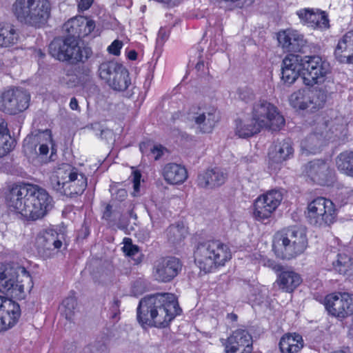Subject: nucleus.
I'll return each instance as SVG.
<instances>
[{"mask_svg": "<svg viewBox=\"0 0 353 353\" xmlns=\"http://www.w3.org/2000/svg\"><path fill=\"white\" fill-rule=\"evenodd\" d=\"M7 201L10 210L32 221L43 218L53 207V199L48 192L31 184L13 187Z\"/></svg>", "mask_w": 353, "mask_h": 353, "instance_id": "obj_1", "label": "nucleus"}, {"mask_svg": "<svg viewBox=\"0 0 353 353\" xmlns=\"http://www.w3.org/2000/svg\"><path fill=\"white\" fill-rule=\"evenodd\" d=\"M180 311L174 294L157 293L145 296L139 301L137 320L141 325L159 328L165 327Z\"/></svg>", "mask_w": 353, "mask_h": 353, "instance_id": "obj_2", "label": "nucleus"}, {"mask_svg": "<svg viewBox=\"0 0 353 353\" xmlns=\"http://www.w3.org/2000/svg\"><path fill=\"white\" fill-rule=\"evenodd\" d=\"M50 12L48 0H15L12 5V12L17 21L34 28H39L46 23Z\"/></svg>", "mask_w": 353, "mask_h": 353, "instance_id": "obj_3", "label": "nucleus"}, {"mask_svg": "<svg viewBox=\"0 0 353 353\" xmlns=\"http://www.w3.org/2000/svg\"><path fill=\"white\" fill-rule=\"evenodd\" d=\"M307 238L304 229L291 227L278 232L273 243L277 256L291 259L302 254L307 247Z\"/></svg>", "mask_w": 353, "mask_h": 353, "instance_id": "obj_4", "label": "nucleus"}, {"mask_svg": "<svg viewBox=\"0 0 353 353\" xmlns=\"http://www.w3.org/2000/svg\"><path fill=\"white\" fill-rule=\"evenodd\" d=\"M194 254L197 265L205 272H212L216 268L224 265L232 256L228 245L219 241L199 243Z\"/></svg>", "mask_w": 353, "mask_h": 353, "instance_id": "obj_5", "label": "nucleus"}, {"mask_svg": "<svg viewBox=\"0 0 353 353\" xmlns=\"http://www.w3.org/2000/svg\"><path fill=\"white\" fill-rule=\"evenodd\" d=\"M65 167L59 168L57 174L51 178L53 188L69 196L82 194L87 186V178L78 173L77 168L70 165Z\"/></svg>", "mask_w": 353, "mask_h": 353, "instance_id": "obj_6", "label": "nucleus"}, {"mask_svg": "<svg viewBox=\"0 0 353 353\" xmlns=\"http://www.w3.org/2000/svg\"><path fill=\"white\" fill-rule=\"evenodd\" d=\"M49 53L59 61H70L76 63L88 60L92 52L88 47L81 48L77 40L56 38L49 45Z\"/></svg>", "mask_w": 353, "mask_h": 353, "instance_id": "obj_7", "label": "nucleus"}, {"mask_svg": "<svg viewBox=\"0 0 353 353\" xmlns=\"http://www.w3.org/2000/svg\"><path fill=\"white\" fill-rule=\"evenodd\" d=\"M337 215L334 203L324 197H317L307 205V219L309 223L316 227L330 225Z\"/></svg>", "mask_w": 353, "mask_h": 353, "instance_id": "obj_8", "label": "nucleus"}, {"mask_svg": "<svg viewBox=\"0 0 353 353\" xmlns=\"http://www.w3.org/2000/svg\"><path fill=\"white\" fill-rule=\"evenodd\" d=\"M252 120L260 128L272 130H278L285 124V119L276 107L265 100H259L254 104Z\"/></svg>", "mask_w": 353, "mask_h": 353, "instance_id": "obj_9", "label": "nucleus"}, {"mask_svg": "<svg viewBox=\"0 0 353 353\" xmlns=\"http://www.w3.org/2000/svg\"><path fill=\"white\" fill-rule=\"evenodd\" d=\"M302 78L305 85L313 86L323 83L330 72V64L319 56H305Z\"/></svg>", "mask_w": 353, "mask_h": 353, "instance_id": "obj_10", "label": "nucleus"}, {"mask_svg": "<svg viewBox=\"0 0 353 353\" xmlns=\"http://www.w3.org/2000/svg\"><path fill=\"white\" fill-rule=\"evenodd\" d=\"M30 95L23 88H12L1 95V110L10 115L25 111L30 105Z\"/></svg>", "mask_w": 353, "mask_h": 353, "instance_id": "obj_11", "label": "nucleus"}, {"mask_svg": "<svg viewBox=\"0 0 353 353\" xmlns=\"http://www.w3.org/2000/svg\"><path fill=\"white\" fill-rule=\"evenodd\" d=\"M324 304L328 313L338 319H345L353 314V294H330L325 296Z\"/></svg>", "mask_w": 353, "mask_h": 353, "instance_id": "obj_12", "label": "nucleus"}, {"mask_svg": "<svg viewBox=\"0 0 353 353\" xmlns=\"http://www.w3.org/2000/svg\"><path fill=\"white\" fill-rule=\"evenodd\" d=\"M24 272V267L17 263L0 265V292L10 297L21 296L22 287L13 288V282L20 273Z\"/></svg>", "mask_w": 353, "mask_h": 353, "instance_id": "obj_13", "label": "nucleus"}, {"mask_svg": "<svg viewBox=\"0 0 353 353\" xmlns=\"http://www.w3.org/2000/svg\"><path fill=\"white\" fill-rule=\"evenodd\" d=\"M303 172L314 183L321 185H329L334 182V170L330 163L323 159H314L304 165Z\"/></svg>", "mask_w": 353, "mask_h": 353, "instance_id": "obj_14", "label": "nucleus"}, {"mask_svg": "<svg viewBox=\"0 0 353 353\" xmlns=\"http://www.w3.org/2000/svg\"><path fill=\"white\" fill-rule=\"evenodd\" d=\"M64 236L56 231L50 230L40 232L36 239L35 247L38 254L43 258H51L63 245Z\"/></svg>", "mask_w": 353, "mask_h": 353, "instance_id": "obj_15", "label": "nucleus"}, {"mask_svg": "<svg viewBox=\"0 0 353 353\" xmlns=\"http://www.w3.org/2000/svg\"><path fill=\"white\" fill-rule=\"evenodd\" d=\"M283 194L281 191L272 190L263 194L254 202V216L258 221H263L270 217L271 214L281 203Z\"/></svg>", "mask_w": 353, "mask_h": 353, "instance_id": "obj_16", "label": "nucleus"}, {"mask_svg": "<svg viewBox=\"0 0 353 353\" xmlns=\"http://www.w3.org/2000/svg\"><path fill=\"white\" fill-rule=\"evenodd\" d=\"M182 263L174 256L162 257L156 260L153 265L152 275L159 282L171 281L181 272Z\"/></svg>", "mask_w": 353, "mask_h": 353, "instance_id": "obj_17", "label": "nucleus"}, {"mask_svg": "<svg viewBox=\"0 0 353 353\" xmlns=\"http://www.w3.org/2000/svg\"><path fill=\"white\" fill-rule=\"evenodd\" d=\"M21 316L19 305L0 296V332L13 327Z\"/></svg>", "mask_w": 353, "mask_h": 353, "instance_id": "obj_18", "label": "nucleus"}, {"mask_svg": "<svg viewBox=\"0 0 353 353\" xmlns=\"http://www.w3.org/2000/svg\"><path fill=\"white\" fill-rule=\"evenodd\" d=\"M226 353H251L252 338L248 331L236 330L228 337L225 347Z\"/></svg>", "mask_w": 353, "mask_h": 353, "instance_id": "obj_19", "label": "nucleus"}, {"mask_svg": "<svg viewBox=\"0 0 353 353\" xmlns=\"http://www.w3.org/2000/svg\"><path fill=\"white\" fill-rule=\"evenodd\" d=\"M50 145L52 146L50 156L52 157L54 153L52 132L48 129L42 131L37 130L25 140V145L30 148H34L36 150V148L39 146V154L42 156L48 153Z\"/></svg>", "mask_w": 353, "mask_h": 353, "instance_id": "obj_20", "label": "nucleus"}, {"mask_svg": "<svg viewBox=\"0 0 353 353\" xmlns=\"http://www.w3.org/2000/svg\"><path fill=\"white\" fill-rule=\"evenodd\" d=\"M188 119L195 122L199 132L201 133L211 132L218 121L215 110L205 112L201 111L199 108L190 109L188 113Z\"/></svg>", "mask_w": 353, "mask_h": 353, "instance_id": "obj_21", "label": "nucleus"}, {"mask_svg": "<svg viewBox=\"0 0 353 353\" xmlns=\"http://www.w3.org/2000/svg\"><path fill=\"white\" fill-rule=\"evenodd\" d=\"M227 178V172L220 168H214L199 174L197 177V184L202 188L212 189L222 185Z\"/></svg>", "mask_w": 353, "mask_h": 353, "instance_id": "obj_22", "label": "nucleus"}, {"mask_svg": "<svg viewBox=\"0 0 353 353\" xmlns=\"http://www.w3.org/2000/svg\"><path fill=\"white\" fill-rule=\"evenodd\" d=\"M334 56L341 63H353V30L345 33L339 41Z\"/></svg>", "mask_w": 353, "mask_h": 353, "instance_id": "obj_23", "label": "nucleus"}, {"mask_svg": "<svg viewBox=\"0 0 353 353\" xmlns=\"http://www.w3.org/2000/svg\"><path fill=\"white\" fill-rule=\"evenodd\" d=\"M277 39L282 48L289 52H301L305 45L303 36L294 30L281 32Z\"/></svg>", "mask_w": 353, "mask_h": 353, "instance_id": "obj_24", "label": "nucleus"}, {"mask_svg": "<svg viewBox=\"0 0 353 353\" xmlns=\"http://www.w3.org/2000/svg\"><path fill=\"white\" fill-rule=\"evenodd\" d=\"M327 128L326 122L319 123L318 130L307 136L304 140L301 141V147L302 150H305L309 153L317 152L325 142L326 135L324 134V131Z\"/></svg>", "mask_w": 353, "mask_h": 353, "instance_id": "obj_25", "label": "nucleus"}, {"mask_svg": "<svg viewBox=\"0 0 353 353\" xmlns=\"http://www.w3.org/2000/svg\"><path fill=\"white\" fill-rule=\"evenodd\" d=\"M165 180L170 184H180L183 183L187 177L186 169L176 163H168L163 170Z\"/></svg>", "mask_w": 353, "mask_h": 353, "instance_id": "obj_26", "label": "nucleus"}, {"mask_svg": "<svg viewBox=\"0 0 353 353\" xmlns=\"http://www.w3.org/2000/svg\"><path fill=\"white\" fill-rule=\"evenodd\" d=\"M294 148L290 139L278 141L270 153L272 161L276 163L286 161L293 155Z\"/></svg>", "mask_w": 353, "mask_h": 353, "instance_id": "obj_27", "label": "nucleus"}, {"mask_svg": "<svg viewBox=\"0 0 353 353\" xmlns=\"http://www.w3.org/2000/svg\"><path fill=\"white\" fill-rule=\"evenodd\" d=\"M303 347V339L299 334H285L279 342V348L281 353H296Z\"/></svg>", "mask_w": 353, "mask_h": 353, "instance_id": "obj_28", "label": "nucleus"}, {"mask_svg": "<svg viewBox=\"0 0 353 353\" xmlns=\"http://www.w3.org/2000/svg\"><path fill=\"white\" fill-rule=\"evenodd\" d=\"M280 288L285 292H291L301 283L300 276L292 271H285L280 274L276 281Z\"/></svg>", "mask_w": 353, "mask_h": 353, "instance_id": "obj_29", "label": "nucleus"}, {"mask_svg": "<svg viewBox=\"0 0 353 353\" xmlns=\"http://www.w3.org/2000/svg\"><path fill=\"white\" fill-rule=\"evenodd\" d=\"M309 14L310 23L309 26L314 28H319L321 30L329 28V20L325 12H319L318 10L315 12L312 9L301 10V15L305 17Z\"/></svg>", "mask_w": 353, "mask_h": 353, "instance_id": "obj_30", "label": "nucleus"}, {"mask_svg": "<svg viewBox=\"0 0 353 353\" xmlns=\"http://www.w3.org/2000/svg\"><path fill=\"white\" fill-rule=\"evenodd\" d=\"M19 39V34L14 27L9 23H0V46L10 47L15 44Z\"/></svg>", "mask_w": 353, "mask_h": 353, "instance_id": "obj_31", "label": "nucleus"}, {"mask_svg": "<svg viewBox=\"0 0 353 353\" xmlns=\"http://www.w3.org/2000/svg\"><path fill=\"white\" fill-rule=\"evenodd\" d=\"M131 84L128 70L123 65L119 68L112 78L109 86L114 90L124 91Z\"/></svg>", "mask_w": 353, "mask_h": 353, "instance_id": "obj_32", "label": "nucleus"}, {"mask_svg": "<svg viewBox=\"0 0 353 353\" xmlns=\"http://www.w3.org/2000/svg\"><path fill=\"white\" fill-rule=\"evenodd\" d=\"M336 165L342 173L353 176V152L345 151L336 158Z\"/></svg>", "mask_w": 353, "mask_h": 353, "instance_id": "obj_33", "label": "nucleus"}, {"mask_svg": "<svg viewBox=\"0 0 353 353\" xmlns=\"http://www.w3.org/2000/svg\"><path fill=\"white\" fill-rule=\"evenodd\" d=\"M260 128L252 120L243 122L241 120L236 121L235 134L239 138H247L253 136L260 131Z\"/></svg>", "mask_w": 353, "mask_h": 353, "instance_id": "obj_34", "label": "nucleus"}, {"mask_svg": "<svg viewBox=\"0 0 353 353\" xmlns=\"http://www.w3.org/2000/svg\"><path fill=\"white\" fill-rule=\"evenodd\" d=\"M13 288L15 290H18L17 288L19 286H21L22 291L21 296L20 297H13L14 299H17L19 300L24 299L27 294L30 292L31 289L33 288V283L32 281V277L29 272L24 268V272L20 273L19 276L17 278V281L13 282Z\"/></svg>", "mask_w": 353, "mask_h": 353, "instance_id": "obj_35", "label": "nucleus"}, {"mask_svg": "<svg viewBox=\"0 0 353 353\" xmlns=\"http://www.w3.org/2000/svg\"><path fill=\"white\" fill-rule=\"evenodd\" d=\"M121 64L115 61H105L99 67V75L108 85Z\"/></svg>", "mask_w": 353, "mask_h": 353, "instance_id": "obj_36", "label": "nucleus"}, {"mask_svg": "<svg viewBox=\"0 0 353 353\" xmlns=\"http://www.w3.org/2000/svg\"><path fill=\"white\" fill-rule=\"evenodd\" d=\"M305 57L299 54H290L283 60L282 67L299 73L302 76V71L305 65Z\"/></svg>", "mask_w": 353, "mask_h": 353, "instance_id": "obj_37", "label": "nucleus"}, {"mask_svg": "<svg viewBox=\"0 0 353 353\" xmlns=\"http://www.w3.org/2000/svg\"><path fill=\"white\" fill-rule=\"evenodd\" d=\"M290 103L294 108L305 110L313 103L310 97L305 94L304 90H298L293 92L289 99Z\"/></svg>", "mask_w": 353, "mask_h": 353, "instance_id": "obj_38", "label": "nucleus"}, {"mask_svg": "<svg viewBox=\"0 0 353 353\" xmlns=\"http://www.w3.org/2000/svg\"><path fill=\"white\" fill-rule=\"evenodd\" d=\"M94 28L95 23L94 21L80 16L78 38H84L88 36L94 30Z\"/></svg>", "mask_w": 353, "mask_h": 353, "instance_id": "obj_39", "label": "nucleus"}, {"mask_svg": "<svg viewBox=\"0 0 353 353\" xmlns=\"http://www.w3.org/2000/svg\"><path fill=\"white\" fill-rule=\"evenodd\" d=\"M79 27V17L72 18L65 22L63 26V30L68 34L66 38L77 40L78 38Z\"/></svg>", "mask_w": 353, "mask_h": 353, "instance_id": "obj_40", "label": "nucleus"}, {"mask_svg": "<svg viewBox=\"0 0 353 353\" xmlns=\"http://www.w3.org/2000/svg\"><path fill=\"white\" fill-rule=\"evenodd\" d=\"M185 229L179 225H170L167 230L168 240L173 243L181 242L185 238Z\"/></svg>", "mask_w": 353, "mask_h": 353, "instance_id": "obj_41", "label": "nucleus"}, {"mask_svg": "<svg viewBox=\"0 0 353 353\" xmlns=\"http://www.w3.org/2000/svg\"><path fill=\"white\" fill-rule=\"evenodd\" d=\"M76 306L77 301L72 297L66 298L63 301L61 313L65 316L66 319L69 321L72 320L74 314Z\"/></svg>", "mask_w": 353, "mask_h": 353, "instance_id": "obj_42", "label": "nucleus"}, {"mask_svg": "<svg viewBox=\"0 0 353 353\" xmlns=\"http://www.w3.org/2000/svg\"><path fill=\"white\" fill-rule=\"evenodd\" d=\"M334 268L340 274H345L351 265L350 259L345 254H338L336 261L332 262Z\"/></svg>", "mask_w": 353, "mask_h": 353, "instance_id": "obj_43", "label": "nucleus"}, {"mask_svg": "<svg viewBox=\"0 0 353 353\" xmlns=\"http://www.w3.org/2000/svg\"><path fill=\"white\" fill-rule=\"evenodd\" d=\"M14 147V141L10 134L0 135V157L5 156Z\"/></svg>", "mask_w": 353, "mask_h": 353, "instance_id": "obj_44", "label": "nucleus"}, {"mask_svg": "<svg viewBox=\"0 0 353 353\" xmlns=\"http://www.w3.org/2000/svg\"><path fill=\"white\" fill-rule=\"evenodd\" d=\"M281 79L284 81V83L288 84L293 83L296 79L300 76L299 73H296L294 71L281 68Z\"/></svg>", "mask_w": 353, "mask_h": 353, "instance_id": "obj_45", "label": "nucleus"}, {"mask_svg": "<svg viewBox=\"0 0 353 353\" xmlns=\"http://www.w3.org/2000/svg\"><path fill=\"white\" fill-rule=\"evenodd\" d=\"M124 245L123 250L128 256H134L139 252V247L132 244V240L129 238H125L123 240Z\"/></svg>", "mask_w": 353, "mask_h": 353, "instance_id": "obj_46", "label": "nucleus"}, {"mask_svg": "<svg viewBox=\"0 0 353 353\" xmlns=\"http://www.w3.org/2000/svg\"><path fill=\"white\" fill-rule=\"evenodd\" d=\"M237 94L239 98L246 103L252 101L254 97L253 91L247 87L239 88Z\"/></svg>", "mask_w": 353, "mask_h": 353, "instance_id": "obj_47", "label": "nucleus"}, {"mask_svg": "<svg viewBox=\"0 0 353 353\" xmlns=\"http://www.w3.org/2000/svg\"><path fill=\"white\" fill-rule=\"evenodd\" d=\"M63 83L68 88H74L77 85L79 81L77 75L67 73L65 77H63Z\"/></svg>", "mask_w": 353, "mask_h": 353, "instance_id": "obj_48", "label": "nucleus"}, {"mask_svg": "<svg viewBox=\"0 0 353 353\" xmlns=\"http://www.w3.org/2000/svg\"><path fill=\"white\" fill-rule=\"evenodd\" d=\"M105 347L103 345H92L85 347L83 353H105Z\"/></svg>", "mask_w": 353, "mask_h": 353, "instance_id": "obj_49", "label": "nucleus"}, {"mask_svg": "<svg viewBox=\"0 0 353 353\" xmlns=\"http://www.w3.org/2000/svg\"><path fill=\"white\" fill-rule=\"evenodd\" d=\"M113 198L119 201H123L127 197V191L125 189L110 190Z\"/></svg>", "mask_w": 353, "mask_h": 353, "instance_id": "obj_50", "label": "nucleus"}, {"mask_svg": "<svg viewBox=\"0 0 353 353\" xmlns=\"http://www.w3.org/2000/svg\"><path fill=\"white\" fill-rule=\"evenodd\" d=\"M122 46H123V43L121 41H120L119 40H115L108 48V50L110 54L117 56L120 54V50H121Z\"/></svg>", "mask_w": 353, "mask_h": 353, "instance_id": "obj_51", "label": "nucleus"}, {"mask_svg": "<svg viewBox=\"0 0 353 353\" xmlns=\"http://www.w3.org/2000/svg\"><path fill=\"white\" fill-rule=\"evenodd\" d=\"M168 38V31L163 28H161L158 32V37L157 39V43L158 45H163L164 42Z\"/></svg>", "mask_w": 353, "mask_h": 353, "instance_id": "obj_52", "label": "nucleus"}, {"mask_svg": "<svg viewBox=\"0 0 353 353\" xmlns=\"http://www.w3.org/2000/svg\"><path fill=\"white\" fill-rule=\"evenodd\" d=\"M141 175L139 172L134 171L133 172V188L134 192H139L140 187V181H141Z\"/></svg>", "mask_w": 353, "mask_h": 353, "instance_id": "obj_53", "label": "nucleus"}, {"mask_svg": "<svg viewBox=\"0 0 353 353\" xmlns=\"http://www.w3.org/2000/svg\"><path fill=\"white\" fill-rule=\"evenodd\" d=\"M164 150H165V148L161 145H156L150 148L151 152L155 155V160L159 159L162 156Z\"/></svg>", "mask_w": 353, "mask_h": 353, "instance_id": "obj_54", "label": "nucleus"}, {"mask_svg": "<svg viewBox=\"0 0 353 353\" xmlns=\"http://www.w3.org/2000/svg\"><path fill=\"white\" fill-rule=\"evenodd\" d=\"M94 0H79L78 6L81 10H88L92 4Z\"/></svg>", "mask_w": 353, "mask_h": 353, "instance_id": "obj_55", "label": "nucleus"}, {"mask_svg": "<svg viewBox=\"0 0 353 353\" xmlns=\"http://www.w3.org/2000/svg\"><path fill=\"white\" fill-rule=\"evenodd\" d=\"M120 303L121 301L117 298H114L110 309L114 314L119 312Z\"/></svg>", "mask_w": 353, "mask_h": 353, "instance_id": "obj_56", "label": "nucleus"}, {"mask_svg": "<svg viewBox=\"0 0 353 353\" xmlns=\"http://www.w3.org/2000/svg\"><path fill=\"white\" fill-rule=\"evenodd\" d=\"M112 215V205L107 204L103 213V218L108 220Z\"/></svg>", "mask_w": 353, "mask_h": 353, "instance_id": "obj_57", "label": "nucleus"}, {"mask_svg": "<svg viewBox=\"0 0 353 353\" xmlns=\"http://www.w3.org/2000/svg\"><path fill=\"white\" fill-rule=\"evenodd\" d=\"M9 134V131L7 128V123L1 119L0 122V135Z\"/></svg>", "mask_w": 353, "mask_h": 353, "instance_id": "obj_58", "label": "nucleus"}, {"mask_svg": "<svg viewBox=\"0 0 353 353\" xmlns=\"http://www.w3.org/2000/svg\"><path fill=\"white\" fill-rule=\"evenodd\" d=\"M112 134H113L112 131L109 129H105V130H102L101 131V137L102 139H108L109 138L111 139L112 137Z\"/></svg>", "mask_w": 353, "mask_h": 353, "instance_id": "obj_59", "label": "nucleus"}, {"mask_svg": "<svg viewBox=\"0 0 353 353\" xmlns=\"http://www.w3.org/2000/svg\"><path fill=\"white\" fill-rule=\"evenodd\" d=\"M70 107L73 110H77L79 109L78 101L75 97H72L70 102Z\"/></svg>", "mask_w": 353, "mask_h": 353, "instance_id": "obj_60", "label": "nucleus"}, {"mask_svg": "<svg viewBox=\"0 0 353 353\" xmlns=\"http://www.w3.org/2000/svg\"><path fill=\"white\" fill-rule=\"evenodd\" d=\"M297 14H298L299 17L301 19V20L302 21H303V22H304V23H305L309 24L310 21V20L309 19V14L305 15V17L301 16V10H299V11H298V12H297Z\"/></svg>", "mask_w": 353, "mask_h": 353, "instance_id": "obj_61", "label": "nucleus"}, {"mask_svg": "<svg viewBox=\"0 0 353 353\" xmlns=\"http://www.w3.org/2000/svg\"><path fill=\"white\" fill-rule=\"evenodd\" d=\"M128 58L130 60H136L137 58V53L135 50H130L128 53Z\"/></svg>", "mask_w": 353, "mask_h": 353, "instance_id": "obj_62", "label": "nucleus"}, {"mask_svg": "<svg viewBox=\"0 0 353 353\" xmlns=\"http://www.w3.org/2000/svg\"><path fill=\"white\" fill-rule=\"evenodd\" d=\"M195 68L198 72L203 71L204 68V62L203 61H199L196 63Z\"/></svg>", "mask_w": 353, "mask_h": 353, "instance_id": "obj_63", "label": "nucleus"}, {"mask_svg": "<svg viewBox=\"0 0 353 353\" xmlns=\"http://www.w3.org/2000/svg\"><path fill=\"white\" fill-rule=\"evenodd\" d=\"M150 145L149 143H140L139 148L142 153H144L147 150V148Z\"/></svg>", "mask_w": 353, "mask_h": 353, "instance_id": "obj_64", "label": "nucleus"}]
</instances>
